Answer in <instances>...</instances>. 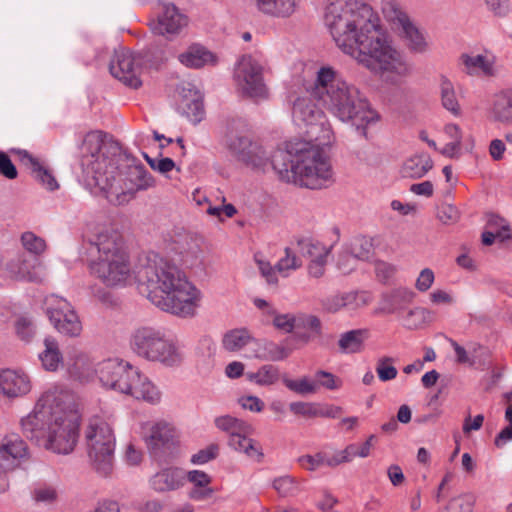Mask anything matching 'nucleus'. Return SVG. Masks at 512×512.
Listing matches in <instances>:
<instances>
[{
    "label": "nucleus",
    "mask_w": 512,
    "mask_h": 512,
    "mask_svg": "<svg viewBox=\"0 0 512 512\" xmlns=\"http://www.w3.org/2000/svg\"><path fill=\"white\" fill-rule=\"evenodd\" d=\"M324 19L336 45L384 81L397 84L410 75L411 64L385 40L379 31V17L368 4L331 0Z\"/></svg>",
    "instance_id": "obj_1"
},
{
    "label": "nucleus",
    "mask_w": 512,
    "mask_h": 512,
    "mask_svg": "<svg viewBox=\"0 0 512 512\" xmlns=\"http://www.w3.org/2000/svg\"><path fill=\"white\" fill-rule=\"evenodd\" d=\"M123 158L119 144L107 140L100 131L87 133L79 147V162L86 185L98 188L110 202L118 204L155 185L153 176L143 165H128L122 173L120 162Z\"/></svg>",
    "instance_id": "obj_2"
},
{
    "label": "nucleus",
    "mask_w": 512,
    "mask_h": 512,
    "mask_svg": "<svg viewBox=\"0 0 512 512\" xmlns=\"http://www.w3.org/2000/svg\"><path fill=\"white\" fill-rule=\"evenodd\" d=\"M138 290L161 311L179 318H193L201 305L202 292L175 264L149 253L133 271Z\"/></svg>",
    "instance_id": "obj_3"
},
{
    "label": "nucleus",
    "mask_w": 512,
    "mask_h": 512,
    "mask_svg": "<svg viewBox=\"0 0 512 512\" xmlns=\"http://www.w3.org/2000/svg\"><path fill=\"white\" fill-rule=\"evenodd\" d=\"M79 415L73 395L62 388L45 391L34 409L21 420L23 434L57 454H69L76 445Z\"/></svg>",
    "instance_id": "obj_4"
},
{
    "label": "nucleus",
    "mask_w": 512,
    "mask_h": 512,
    "mask_svg": "<svg viewBox=\"0 0 512 512\" xmlns=\"http://www.w3.org/2000/svg\"><path fill=\"white\" fill-rule=\"evenodd\" d=\"M310 96L342 123L358 129L374 125L380 120L361 90L348 82L341 73L329 65L321 66L310 89Z\"/></svg>",
    "instance_id": "obj_5"
},
{
    "label": "nucleus",
    "mask_w": 512,
    "mask_h": 512,
    "mask_svg": "<svg viewBox=\"0 0 512 512\" xmlns=\"http://www.w3.org/2000/svg\"><path fill=\"white\" fill-rule=\"evenodd\" d=\"M315 142L289 143L272 158L273 170L281 181L309 189H322L334 181V172L323 147Z\"/></svg>",
    "instance_id": "obj_6"
},
{
    "label": "nucleus",
    "mask_w": 512,
    "mask_h": 512,
    "mask_svg": "<svg viewBox=\"0 0 512 512\" xmlns=\"http://www.w3.org/2000/svg\"><path fill=\"white\" fill-rule=\"evenodd\" d=\"M97 256L89 261L90 273L107 287L126 285L132 278L129 255L122 234L112 227H103L90 237Z\"/></svg>",
    "instance_id": "obj_7"
},
{
    "label": "nucleus",
    "mask_w": 512,
    "mask_h": 512,
    "mask_svg": "<svg viewBox=\"0 0 512 512\" xmlns=\"http://www.w3.org/2000/svg\"><path fill=\"white\" fill-rule=\"evenodd\" d=\"M130 348L138 357L165 367L178 366L183 360L178 344L163 330L152 326L136 328L130 336Z\"/></svg>",
    "instance_id": "obj_8"
},
{
    "label": "nucleus",
    "mask_w": 512,
    "mask_h": 512,
    "mask_svg": "<svg viewBox=\"0 0 512 512\" xmlns=\"http://www.w3.org/2000/svg\"><path fill=\"white\" fill-rule=\"evenodd\" d=\"M87 455L92 467L101 476L112 472L116 438L112 424L100 415L89 418L84 431Z\"/></svg>",
    "instance_id": "obj_9"
},
{
    "label": "nucleus",
    "mask_w": 512,
    "mask_h": 512,
    "mask_svg": "<svg viewBox=\"0 0 512 512\" xmlns=\"http://www.w3.org/2000/svg\"><path fill=\"white\" fill-rule=\"evenodd\" d=\"M292 118L300 128H306V140L318 145H331L334 133L324 111L309 96L298 97L293 104Z\"/></svg>",
    "instance_id": "obj_10"
},
{
    "label": "nucleus",
    "mask_w": 512,
    "mask_h": 512,
    "mask_svg": "<svg viewBox=\"0 0 512 512\" xmlns=\"http://www.w3.org/2000/svg\"><path fill=\"white\" fill-rule=\"evenodd\" d=\"M265 61L261 55H243L236 63L234 81L238 91L252 99H266L268 88L264 82Z\"/></svg>",
    "instance_id": "obj_11"
},
{
    "label": "nucleus",
    "mask_w": 512,
    "mask_h": 512,
    "mask_svg": "<svg viewBox=\"0 0 512 512\" xmlns=\"http://www.w3.org/2000/svg\"><path fill=\"white\" fill-rule=\"evenodd\" d=\"M164 250L174 262L185 268L199 267L203 263L200 240L185 231H174L164 238Z\"/></svg>",
    "instance_id": "obj_12"
},
{
    "label": "nucleus",
    "mask_w": 512,
    "mask_h": 512,
    "mask_svg": "<svg viewBox=\"0 0 512 512\" xmlns=\"http://www.w3.org/2000/svg\"><path fill=\"white\" fill-rule=\"evenodd\" d=\"M46 313L52 326L66 337H78L82 323L73 306L65 298L52 294L45 299Z\"/></svg>",
    "instance_id": "obj_13"
},
{
    "label": "nucleus",
    "mask_w": 512,
    "mask_h": 512,
    "mask_svg": "<svg viewBox=\"0 0 512 512\" xmlns=\"http://www.w3.org/2000/svg\"><path fill=\"white\" fill-rule=\"evenodd\" d=\"M143 63L144 57L141 54H135L121 48L115 50L114 56L110 61L109 70L114 78L136 89L142 84L140 77Z\"/></svg>",
    "instance_id": "obj_14"
},
{
    "label": "nucleus",
    "mask_w": 512,
    "mask_h": 512,
    "mask_svg": "<svg viewBox=\"0 0 512 512\" xmlns=\"http://www.w3.org/2000/svg\"><path fill=\"white\" fill-rule=\"evenodd\" d=\"M136 368L124 360L108 359L98 366L99 380L105 388L125 395L136 377Z\"/></svg>",
    "instance_id": "obj_15"
},
{
    "label": "nucleus",
    "mask_w": 512,
    "mask_h": 512,
    "mask_svg": "<svg viewBox=\"0 0 512 512\" xmlns=\"http://www.w3.org/2000/svg\"><path fill=\"white\" fill-rule=\"evenodd\" d=\"M140 433L149 451L158 455L174 445V429L165 420H148L140 425Z\"/></svg>",
    "instance_id": "obj_16"
},
{
    "label": "nucleus",
    "mask_w": 512,
    "mask_h": 512,
    "mask_svg": "<svg viewBox=\"0 0 512 512\" xmlns=\"http://www.w3.org/2000/svg\"><path fill=\"white\" fill-rule=\"evenodd\" d=\"M29 456L26 443L18 435H9L0 442V493L8 488L5 470L14 468Z\"/></svg>",
    "instance_id": "obj_17"
},
{
    "label": "nucleus",
    "mask_w": 512,
    "mask_h": 512,
    "mask_svg": "<svg viewBox=\"0 0 512 512\" xmlns=\"http://www.w3.org/2000/svg\"><path fill=\"white\" fill-rule=\"evenodd\" d=\"M157 19L151 22L154 34L161 36H174L187 26L188 18L173 3H162Z\"/></svg>",
    "instance_id": "obj_18"
},
{
    "label": "nucleus",
    "mask_w": 512,
    "mask_h": 512,
    "mask_svg": "<svg viewBox=\"0 0 512 512\" xmlns=\"http://www.w3.org/2000/svg\"><path fill=\"white\" fill-rule=\"evenodd\" d=\"M125 395L151 405L159 404L162 399V392L159 387L138 368H136V377L131 381V389H128Z\"/></svg>",
    "instance_id": "obj_19"
},
{
    "label": "nucleus",
    "mask_w": 512,
    "mask_h": 512,
    "mask_svg": "<svg viewBox=\"0 0 512 512\" xmlns=\"http://www.w3.org/2000/svg\"><path fill=\"white\" fill-rule=\"evenodd\" d=\"M30 390V378L22 370L3 369L0 371V391L7 397L23 396Z\"/></svg>",
    "instance_id": "obj_20"
},
{
    "label": "nucleus",
    "mask_w": 512,
    "mask_h": 512,
    "mask_svg": "<svg viewBox=\"0 0 512 512\" xmlns=\"http://www.w3.org/2000/svg\"><path fill=\"white\" fill-rule=\"evenodd\" d=\"M66 365L70 376L81 382L91 380L98 373L91 358L75 347L68 352Z\"/></svg>",
    "instance_id": "obj_21"
},
{
    "label": "nucleus",
    "mask_w": 512,
    "mask_h": 512,
    "mask_svg": "<svg viewBox=\"0 0 512 512\" xmlns=\"http://www.w3.org/2000/svg\"><path fill=\"white\" fill-rule=\"evenodd\" d=\"M185 471L178 467H166L150 478V485L156 492L175 491L184 486Z\"/></svg>",
    "instance_id": "obj_22"
},
{
    "label": "nucleus",
    "mask_w": 512,
    "mask_h": 512,
    "mask_svg": "<svg viewBox=\"0 0 512 512\" xmlns=\"http://www.w3.org/2000/svg\"><path fill=\"white\" fill-rule=\"evenodd\" d=\"M289 354L288 349L275 342L253 338L250 352H247L245 356L262 361H281L286 359Z\"/></svg>",
    "instance_id": "obj_23"
},
{
    "label": "nucleus",
    "mask_w": 512,
    "mask_h": 512,
    "mask_svg": "<svg viewBox=\"0 0 512 512\" xmlns=\"http://www.w3.org/2000/svg\"><path fill=\"white\" fill-rule=\"evenodd\" d=\"M16 152L21 162L31 169L34 177L38 180L46 189L54 191L58 189L59 185L55 177L51 172L45 168L37 158L33 157L26 150H12Z\"/></svg>",
    "instance_id": "obj_24"
},
{
    "label": "nucleus",
    "mask_w": 512,
    "mask_h": 512,
    "mask_svg": "<svg viewBox=\"0 0 512 512\" xmlns=\"http://www.w3.org/2000/svg\"><path fill=\"white\" fill-rule=\"evenodd\" d=\"M251 433L252 432L235 433L229 437L228 444L233 450L243 453L257 462H261L264 457L262 447L255 440L248 437Z\"/></svg>",
    "instance_id": "obj_25"
},
{
    "label": "nucleus",
    "mask_w": 512,
    "mask_h": 512,
    "mask_svg": "<svg viewBox=\"0 0 512 512\" xmlns=\"http://www.w3.org/2000/svg\"><path fill=\"white\" fill-rule=\"evenodd\" d=\"M367 329H352L339 335L338 348L342 354H358L365 348V342L369 338Z\"/></svg>",
    "instance_id": "obj_26"
},
{
    "label": "nucleus",
    "mask_w": 512,
    "mask_h": 512,
    "mask_svg": "<svg viewBox=\"0 0 512 512\" xmlns=\"http://www.w3.org/2000/svg\"><path fill=\"white\" fill-rule=\"evenodd\" d=\"M180 63L189 68H201L206 65H214L216 56L201 45H192L187 51L178 56Z\"/></svg>",
    "instance_id": "obj_27"
},
{
    "label": "nucleus",
    "mask_w": 512,
    "mask_h": 512,
    "mask_svg": "<svg viewBox=\"0 0 512 512\" xmlns=\"http://www.w3.org/2000/svg\"><path fill=\"white\" fill-rule=\"evenodd\" d=\"M300 0H256L258 9L264 14L278 17H290L295 11Z\"/></svg>",
    "instance_id": "obj_28"
},
{
    "label": "nucleus",
    "mask_w": 512,
    "mask_h": 512,
    "mask_svg": "<svg viewBox=\"0 0 512 512\" xmlns=\"http://www.w3.org/2000/svg\"><path fill=\"white\" fill-rule=\"evenodd\" d=\"M43 343L44 350L39 353V360L45 370L54 372L64 363L58 341L53 337H46Z\"/></svg>",
    "instance_id": "obj_29"
},
{
    "label": "nucleus",
    "mask_w": 512,
    "mask_h": 512,
    "mask_svg": "<svg viewBox=\"0 0 512 512\" xmlns=\"http://www.w3.org/2000/svg\"><path fill=\"white\" fill-rule=\"evenodd\" d=\"M253 336L245 328H236L225 333L222 339V345L229 352H238L247 348L250 352Z\"/></svg>",
    "instance_id": "obj_30"
},
{
    "label": "nucleus",
    "mask_w": 512,
    "mask_h": 512,
    "mask_svg": "<svg viewBox=\"0 0 512 512\" xmlns=\"http://www.w3.org/2000/svg\"><path fill=\"white\" fill-rule=\"evenodd\" d=\"M460 59L466 73L469 75L493 74V60L486 55L463 54Z\"/></svg>",
    "instance_id": "obj_31"
},
{
    "label": "nucleus",
    "mask_w": 512,
    "mask_h": 512,
    "mask_svg": "<svg viewBox=\"0 0 512 512\" xmlns=\"http://www.w3.org/2000/svg\"><path fill=\"white\" fill-rule=\"evenodd\" d=\"M491 116L497 122H512V91L501 92L494 96Z\"/></svg>",
    "instance_id": "obj_32"
},
{
    "label": "nucleus",
    "mask_w": 512,
    "mask_h": 512,
    "mask_svg": "<svg viewBox=\"0 0 512 512\" xmlns=\"http://www.w3.org/2000/svg\"><path fill=\"white\" fill-rule=\"evenodd\" d=\"M432 167L433 162L428 155H415L403 163L401 174L403 177L417 179L423 177Z\"/></svg>",
    "instance_id": "obj_33"
},
{
    "label": "nucleus",
    "mask_w": 512,
    "mask_h": 512,
    "mask_svg": "<svg viewBox=\"0 0 512 512\" xmlns=\"http://www.w3.org/2000/svg\"><path fill=\"white\" fill-rule=\"evenodd\" d=\"M278 150L270 153L261 144L253 142L248 150L247 157L249 159L245 160L244 163L253 169L261 171H266L269 167L273 169L272 158Z\"/></svg>",
    "instance_id": "obj_34"
},
{
    "label": "nucleus",
    "mask_w": 512,
    "mask_h": 512,
    "mask_svg": "<svg viewBox=\"0 0 512 512\" xmlns=\"http://www.w3.org/2000/svg\"><path fill=\"white\" fill-rule=\"evenodd\" d=\"M179 108L183 115L193 124L202 121L205 115L203 100L201 96L195 92L191 98L184 96L179 104Z\"/></svg>",
    "instance_id": "obj_35"
},
{
    "label": "nucleus",
    "mask_w": 512,
    "mask_h": 512,
    "mask_svg": "<svg viewBox=\"0 0 512 512\" xmlns=\"http://www.w3.org/2000/svg\"><path fill=\"white\" fill-rule=\"evenodd\" d=\"M438 85L442 106L454 115L459 114L460 106L452 81L446 75H440Z\"/></svg>",
    "instance_id": "obj_36"
},
{
    "label": "nucleus",
    "mask_w": 512,
    "mask_h": 512,
    "mask_svg": "<svg viewBox=\"0 0 512 512\" xmlns=\"http://www.w3.org/2000/svg\"><path fill=\"white\" fill-rule=\"evenodd\" d=\"M247 379L261 387L275 385L280 379V370L272 364H265L255 372H248Z\"/></svg>",
    "instance_id": "obj_37"
},
{
    "label": "nucleus",
    "mask_w": 512,
    "mask_h": 512,
    "mask_svg": "<svg viewBox=\"0 0 512 512\" xmlns=\"http://www.w3.org/2000/svg\"><path fill=\"white\" fill-rule=\"evenodd\" d=\"M215 427L231 437L238 432H253L252 426L246 421L232 415H221L214 419Z\"/></svg>",
    "instance_id": "obj_38"
},
{
    "label": "nucleus",
    "mask_w": 512,
    "mask_h": 512,
    "mask_svg": "<svg viewBox=\"0 0 512 512\" xmlns=\"http://www.w3.org/2000/svg\"><path fill=\"white\" fill-rule=\"evenodd\" d=\"M402 37L406 40L408 47L416 52L423 53L428 48V43L425 36L409 21L399 31Z\"/></svg>",
    "instance_id": "obj_39"
},
{
    "label": "nucleus",
    "mask_w": 512,
    "mask_h": 512,
    "mask_svg": "<svg viewBox=\"0 0 512 512\" xmlns=\"http://www.w3.org/2000/svg\"><path fill=\"white\" fill-rule=\"evenodd\" d=\"M382 13L385 19L398 31L410 21L400 5L393 0H384L382 2Z\"/></svg>",
    "instance_id": "obj_40"
},
{
    "label": "nucleus",
    "mask_w": 512,
    "mask_h": 512,
    "mask_svg": "<svg viewBox=\"0 0 512 512\" xmlns=\"http://www.w3.org/2000/svg\"><path fill=\"white\" fill-rule=\"evenodd\" d=\"M8 269L19 280L34 281L36 279L34 272V263L28 260L24 255L18 256L8 264Z\"/></svg>",
    "instance_id": "obj_41"
},
{
    "label": "nucleus",
    "mask_w": 512,
    "mask_h": 512,
    "mask_svg": "<svg viewBox=\"0 0 512 512\" xmlns=\"http://www.w3.org/2000/svg\"><path fill=\"white\" fill-rule=\"evenodd\" d=\"M434 314L427 308L414 307L404 317V326L408 329H417L426 323L432 322Z\"/></svg>",
    "instance_id": "obj_42"
},
{
    "label": "nucleus",
    "mask_w": 512,
    "mask_h": 512,
    "mask_svg": "<svg viewBox=\"0 0 512 512\" xmlns=\"http://www.w3.org/2000/svg\"><path fill=\"white\" fill-rule=\"evenodd\" d=\"M284 252L285 255L276 263V269L280 276L286 278L302 266V261L290 248H285Z\"/></svg>",
    "instance_id": "obj_43"
},
{
    "label": "nucleus",
    "mask_w": 512,
    "mask_h": 512,
    "mask_svg": "<svg viewBox=\"0 0 512 512\" xmlns=\"http://www.w3.org/2000/svg\"><path fill=\"white\" fill-rule=\"evenodd\" d=\"M272 486L281 497H293L300 492L298 480L291 475H283L275 478Z\"/></svg>",
    "instance_id": "obj_44"
},
{
    "label": "nucleus",
    "mask_w": 512,
    "mask_h": 512,
    "mask_svg": "<svg viewBox=\"0 0 512 512\" xmlns=\"http://www.w3.org/2000/svg\"><path fill=\"white\" fill-rule=\"evenodd\" d=\"M300 252L309 258L317 259L323 256H328L330 250L321 242L311 238H303L297 242Z\"/></svg>",
    "instance_id": "obj_45"
},
{
    "label": "nucleus",
    "mask_w": 512,
    "mask_h": 512,
    "mask_svg": "<svg viewBox=\"0 0 512 512\" xmlns=\"http://www.w3.org/2000/svg\"><path fill=\"white\" fill-rule=\"evenodd\" d=\"M394 362V358L390 356H382L377 359L375 370L380 381L387 382L397 377L398 371Z\"/></svg>",
    "instance_id": "obj_46"
},
{
    "label": "nucleus",
    "mask_w": 512,
    "mask_h": 512,
    "mask_svg": "<svg viewBox=\"0 0 512 512\" xmlns=\"http://www.w3.org/2000/svg\"><path fill=\"white\" fill-rule=\"evenodd\" d=\"M23 248L34 256L41 255L46 250V241L31 231L21 235Z\"/></svg>",
    "instance_id": "obj_47"
},
{
    "label": "nucleus",
    "mask_w": 512,
    "mask_h": 512,
    "mask_svg": "<svg viewBox=\"0 0 512 512\" xmlns=\"http://www.w3.org/2000/svg\"><path fill=\"white\" fill-rule=\"evenodd\" d=\"M282 381L289 390L300 395L312 394L317 390V384L309 380L307 377L293 380L285 376L282 378Z\"/></svg>",
    "instance_id": "obj_48"
},
{
    "label": "nucleus",
    "mask_w": 512,
    "mask_h": 512,
    "mask_svg": "<svg viewBox=\"0 0 512 512\" xmlns=\"http://www.w3.org/2000/svg\"><path fill=\"white\" fill-rule=\"evenodd\" d=\"M255 263L260 271V274L265 278L266 282L270 285L278 284V271L276 264L273 266L264 256L260 253L254 255Z\"/></svg>",
    "instance_id": "obj_49"
},
{
    "label": "nucleus",
    "mask_w": 512,
    "mask_h": 512,
    "mask_svg": "<svg viewBox=\"0 0 512 512\" xmlns=\"http://www.w3.org/2000/svg\"><path fill=\"white\" fill-rule=\"evenodd\" d=\"M252 143L253 142L250 141L247 137L235 136L229 138L227 146L229 150L237 157V159L244 163L245 160L249 159L247 155Z\"/></svg>",
    "instance_id": "obj_50"
},
{
    "label": "nucleus",
    "mask_w": 512,
    "mask_h": 512,
    "mask_svg": "<svg viewBox=\"0 0 512 512\" xmlns=\"http://www.w3.org/2000/svg\"><path fill=\"white\" fill-rule=\"evenodd\" d=\"M357 298V293L348 292L334 295L328 298L325 303V309L329 312H337L344 307L350 306Z\"/></svg>",
    "instance_id": "obj_51"
},
{
    "label": "nucleus",
    "mask_w": 512,
    "mask_h": 512,
    "mask_svg": "<svg viewBox=\"0 0 512 512\" xmlns=\"http://www.w3.org/2000/svg\"><path fill=\"white\" fill-rule=\"evenodd\" d=\"M15 331L21 340L29 342L36 333V326L30 317L20 316L15 321Z\"/></svg>",
    "instance_id": "obj_52"
},
{
    "label": "nucleus",
    "mask_w": 512,
    "mask_h": 512,
    "mask_svg": "<svg viewBox=\"0 0 512 512\" xmlns=\"http://www.w3.org/2000/svg\"><path fill=\"white\" fill-rule=\"evenodd\" d=\"M219 447L217 444H211L204 449L199 450L191 456L190 462L194 465H203L215 459L218 455Z\"/></svg>",
    "instance_id": "obj_53"
},
{
    "label": "nucleus",
    "mask_w": 512,
    "mask_h": 512,
    "mask_svg": "<svg viewBox=\"0 0 512 512\" xmlns=\"http://www.w3.org/2000/svg\"><path fill=\"white\" fill-rule=\"evenodd\" d=\"M315 378L317 382V386H322L329 390H336L342 386L341 379L337 378L330 372L319 370L315 373Z\"/></svg>",
    "instance_id": "obj_54"
},
{
    "label": "nucleus",
    "mask_w": 512,
    "mask_h": 512,
    "mask_svg": "<svg viewBox=\"0 0 512 512\" xmlns=\"http://www.w3.org/2000/svg\"><path fill=\"white\" fill-rule=\"evenodd\" d=\"M273 325L276 329L284 333H291L297 326V318L290 313L275 314L273 318Z\"/></svg>",
    "instance_id": "obj_55"
},
{
    "label": "nucleus",
    "mask_w": 512,
    "mask_h": 512,
    "mask_svg": "<svg viewBox=\"0 0 512 512\" xmlns=\"http://www.w3.org/2000/svg\"><path fill=\"white\" fill-rule=\"evenodd\" d=\"M186 481L192 484V488L210 487L212 479L210 475L201 470L185 472Z\"/></svg>",
    "instance_id": "obj_56"
},
{
    "label": "nucleus",
    "mask_w": 512,
    "mask_h": 512,
    "mask_svg": "<svg viewBox=\"0 0 512 512\" xmlns=\"http://www.w3.org/2000/svg\"><path fill=\"white\" fill-rule=\"evenodd\" d=\"M297 462L308 471H315L324 465V452L315 455H303L298 457Z\"/></svg>",
    "instance_id": "obj_57"
},
{
    "label": "nucleus",
    "mask_w": 512,
    "mask_h": 512,
    "mask_svg": "<svg viewBox=\"0 0 512 512\" xmlns=\"http://www.w3.org/2000/svg\"><path fill=\"white\" fill-rule=\"evenodd\" d=\"M435 281V274L432 269L424 268L420 271L416 281L415 288L417 291L424 293L427 292Z\"/></svg>",
    "instance_id": "obj_58"
},
{
    "label": "nucleus",
    "mask_w": 512,
    "mask_h": 512,
    "mask_svg": "<svg viewBox=\"0 0 512 512\" xmlns=\"http://www.w3.org/2000/svg\"><path fill=\"white\" fill-rule=\"evenodd\" d=\"M238 404L242 409L253 413H260L265 407L264 402L259 397L254 395H246L240 397L238 399Z\"/></svg>",
    "instance_id": "obj_59"
},
{
    "label": "nucleus",
    "mask_w": 512,
    "mask_h": 512,
    "mask_svg": "<svg viewBox=\"0 0 512 512\" xmlns=\"http://www.w3.org/2000/svg\"><path fill=\"white\" fill-rule=\"evenodd\" d=\"M57 498V491L52 486H39L33 491V499L36 502L51 503Z\"/></svg>",
    "instance_id": "obj_60"
},
{
    "label": "nucleus",
    "mask_w": 512,
    "mask_h": 512,
    "mask_svg": "<svg viewBox=\"0 0 512 512\" xmlns=\"http://www.w3.org/2000/svg\"><path fill=\"white\" fill-rule=\"evenodd\" d=\"M487 223L490 227L499 228L497 230V235L502 240L509 239L511 237L509 225L504 218L492 214L489 216Z\"/></svg>",
    "instance_id": "obj_61"
},
{
    "label": "nucleus",
    "mask_w": 512,
    "mask_h": 512,
    "mask_svg": "<svg viewBox=\"0 0 512 512\" xmlns=\"http://www.w3.org/2000/svg\"><path fill=\"white\" fill-rule=\"evenodd\" d=\"M291 412L297 415L317 417L318 405L306 402H292L289 405Z\"/></svg>",
    "instance_id": "obj_62"
},
{
    "label": "nucleus",
    "mask_w": 512,
    "mask_h": 512,
    "mask_svg": "<svg viewBox=\"0 0 512 512\" xmlns=\"http://www.w3.org/2000/svg\"><path fill=\"white\" fill-rule=\"evenodd\" d=\"M437 218L445 225L454 223L458 218V211L452 205H443L438 209Z\"/></svg>",
    "instance_id": "obj_63"
},
{
    "label": "nucleus",
    "mask_w": 512,
    "mask_h": 512,
    "mask_svg": "<svg viewBox=\"0 0 512 512\" xmlns=\"http://www.w3.org/2000/svg\"><path fill=\"white\" fill-rule=\"evenodd\" d=\"M0 174L8 179H15L17 177L16 167L4 152H0Z\"/></svg>",
    "instance_id": "obj_64"
}]
</instances>
